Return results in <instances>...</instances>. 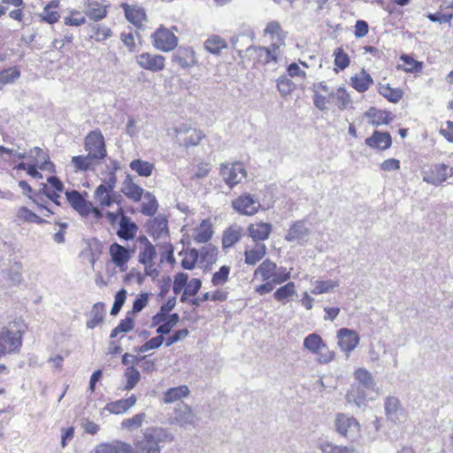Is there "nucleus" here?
<instances>
[{"label": "nucleus", "mask_w": 453, "mask_h": 453, "mask_svg": "<svg viewBox=\"0 0 453 453\" xmlns=\"http://www.w3.org/2000/svg\"><path fill=\"white\" fill-rule=\"evenodd\" d=\"M175 132L178 134H182V133L186 134V136L182 140L183 144L186 147L197 145L203 138L202 132L198 131L196 129H193V128H187V127H183L176 128Z\"/></svg>", "instance_id": "nucleus-32"}, {"label": "nucleus", "mask_w": 453, "mask_h": 453, "mask_svg": "<svg viewBox=\"0 0 453 453\" xmlns=\"http://www.w3.org/2000/svg\"><path fill=\"white\" fill-rule=\"evenodd\" d=\"M106 185H99L94 194L95 199L99 203L101 206L109 207L113 203L117 202V199L120 197V195L117 192H111L107 190Z\"/></svg>", "instance_id": "nucleus-21"}, {"label": "nucleus", "mask_w": 453, "mask_h": 453, "mask_svg": "<svg viewBox=\"0 0 453 453\" xmlns=\"http://www.w3.org/2000/svg\"><path fill=\"white\" fill-rule=\"evenodd\" d=\"M175 305L176 298H169L166 303L160 307L159 311L152 317V326H155L163 323L168 318V313L175 307Z\"/></svg>", "instance_id": "nucleus-35"}, {"label": "nucleus", "mask_w": 453, "mask_h": 453, "mask_svg": "<svg viewBox=\"0 0 453 453\" xmlns=\"http://www.w3.org/2000/svg\"><path fill=\"white\" fill-rule=\"evenodd\" d=\"M140 242L143 244V246L139 251V262L142 265L153 262L157 257V251L154 245L145 236L140 238Z\"/></svg>", "instance_id": "nucleus-27"}, {"label": "nucleus", "mask_w": 453, "mask_h": 453, "mask_svg": "<svg viewBox=\"0 0 453 453\" xmlns=\"http://www.w3.org/2000/svg\"><path fill=\"white\" fill-rule=\"evenodd\" d=\"M164 340V336L162 334H159L156 337L151 338L150 341L146 342L144 344H142L135 350L138 352H146L151 349H157L163 344Z\"/></svg>", "instance_id": "nucleus-57"}, {"label": "nucleus", "mask_w": 453, "mask_h": 453, "mask_svg": "<svg viewBox=\"0 0 453 453\" xmlns=\"http://www.w3.org/2000/svg\"><path fill=\"white\" fill-rule=\"evenodd\" d=\"M277 50L278 49L274 50V48H273V50H270L265 47L248 46L247 53H249L250 57L257 58L258 62L267 64L271 61H277Z\"/></svg>", "instance_id": "nucleus-16"}, {"label": "nucleus", "mask_w": 453, "mask_h": 453, "mask_svg": "<svg viewBox=\"0 0 453 453\" xmlns=\"http://www.w3.org/2000/svg\"><path fill=\"white\" fill-rule=\"evenodd\" d=\"M242 235V228L240 226H232L228 227L223 234L222 245L224 248H229L238 242Z\"/></svg>", "instance_id": "nucleus-33"}, {"label": "nucleus", "mask_w": 453, "mask_h": 453, "mask_svg": "<svg viewBox=\"0 0 453 453\" xmlns=\"http://www.w3.org/2000/svg\"><path fill=\"white\" fill-rule=\"evenodd\" d=\"M127 295V293L125 288H121L115 294L114 303L111 310V315L116 316L119 314L126 302Z\"/></svg>", "instance_id": "nucleus-50"}, {"label": "nucleus", "mask_w": 453, "mask_h": 453, "mask_svg": "<svg viewBox=\"0 0 453 453\" xmlns=\"http://www.w3.org/2000/svg\"><path fill=\"white\" fill-rule=\"evenodd\" d=\"M8 281L9 284L12 286H16L21 283L22 281V275L19 271V265H14L7 273H4V276Z\"/></svg>", "instance_id": "nucleus-55"}, {"label": "nucleus", "mask_w": 453, "mask_h": 453, "mask_svg": "<svg viewBox=\"0 0 453 453\" xmlns=\"http://www.w3.org/2000/svg\"><path fill=\"white\" fill-rule=\"evenodd\" d=\"M40 16L42 20H44L50 24L56 23L57 21H58V19L60 18V15L58 14V12H56L52 9L46 8V7L43 8V11L40 14Z\"/></svg>", "instance_id": "nucleus-64"}, {"label": "nucleus", "mask_w": 453, "mask_h": 453, "mask_svg": "<svg viewBox=\"0 0 453 453\" xmlns=\"http://www.w3.org/2000/svg\"><path fill=\"white\" fill-rule=\"evenodd\" d=\"M145 417H146L145 413L136 414L130 418L125 419L122 422L121 426L123 428H127L128 430L137 429L142 426Z\"/></svg>", "instance_id": "nucleus-52"}, {"label": "nucleus", "mask_w": 453, "mask_h": 453, "mask_svg": "<svg viewBox=\"0 0 453 453\" xmlns=\"http://www.w3.org/2000/svg\"><path fill=\"white\" fill-rule=\"evenodd\" d=\"M334 65L341 70H344L349 65V58L347 53L344 52L342 48L335 49L334 52Z\"/></svg>", "instance_id": "nucleus-54"}, {"label": "nucleus", "mask_w": 453, "mask_h": 453, "mask_svg": "<svg viewBox=\"0 0 453 453\" xmlns=\"http://www.w3.org/2000/svg\"><path fill=\"white\" fill-rule=\"evenodd\" d=\"M205 49L212 54H219L221 50L227 47L226 42L219 35H212L204 42Z\"/></svg>", "instance_id": "nucleus-44"}, {"label": "nucleus", "mask_w": 453, "mask_h": 453, "mask_svg": "<svg viewBox=\"0 0 453 453\" xmlns=\"http://www.w3.org/2000/svg\"><path fill=\"white\" fill-rule=\"evenodd\" d=\"M212 234L213 231L211 224L206 220H203L200 226L196 229L194 240L198 243H205L211 240Z\"/></svg>", "instance_id": "nucleus-42"}, {"label": "nucleus", "mask_w": 453, "mask_h": 453, "mask_svg": "<svg viewBox=\"0 0 453 453\" xmlns=\"http://www.w3.org/2000/svg\"><path fill=\"white\" fill-rule=\"evenodd\" d=\"M324 345L322 338L317 334H311L303 340V347L313 354L319 351Z\"/></svg>", "instance_id": "nucleus-45"}, {"label": "nucleus", "mask_w": 453, "mask_h": 453, "mask_svg": "<svg viewBox=\"0 0 453 453\" xmlns=\"http://www.w3.org/2000/svg\"><path fill=\"white\" fill-rule=\"evenodd\" d=\"M189 394V389L188 386L181 385L176 388H169L164 395V403H174L182 397L188 396Z\"/></svg>", "instance_id": "nucleus-37"}, {"label": "nucleus", "mask_w": 453, "mask_h": 453, "mask_svg": "<svg viewBox=\"0 0 453 453\" xmlns=\"http://www.w3.org/2000/svg\"><path fill=\"white\" fill-rule=\"evenodd\" d=\"M137 401L134 395H130L127 399H120L115 402L109 403L105 405L104 409L110 413L123 414L130 408H132Z\"/></svg>", "instance_id": "nucleus-24"}, {"label": "nucleus", "mask_w": 453, "mask_h": 453, "mask_svg": "<svg viewBox=\"0 0 453 453\" xmlns=\"http://www.w3.org/2000/svg\"><path fill=\"white\" fill-rule=\"evenodd\" d=\"M323 453H358L351 446H337L332 443H326L322 446Z\"/></svg>", "instance_id": "nucleus-53"}, {"label": "nucleus", "mask_w": 453, "mask_h": 453, "mask_svg": "<svg viewBox=\"0 0 453 453\" xmlns=\"http://www.w3.org/2000/svg\"><path fill=\"white\" fill-rule=\"evenodd\" d=\"M137 230L138 227L136 224L122 213L119 221V227L117 231L118 236L126 241L132 240L134 238Z\"/></svg>", "instance_id": "nucleus-18"}, {"label": "nucleus", "mask_w": 453, "mask_h": 453, "mask_svg": "<svg viewBox=\"0 0 453 453\" xmlns=\"http://www.w3.org/2000/svg\"><path fill=\"white\" fill-rule=\"evenodd\" d=\"M130 168L142 177H149L152 174L154 165L140 158L131 161Z\"/></svg>", "instance_id": "nucleus-38"}, {"label": "nucleus", "mask_w": 453, "mask_h": 453, "mask_svg": "<svg viewBox=\"0 0 453 453\" xmlns=\"http://www.w3.org/2000/svg\"><path fill=\"white\" fill-rule=\"evenodd\" d=\"M71 162L75 171L85 172L91 169L97 161L87 154L86 156H74L72 157Z\"/></svg>", "instance_id": "nucleus-40"}, {"label": "nucleus", "mask_w": 453, "mask_h": 453, "mask_svg": "<svg viewBox=\"0 0 453 453\" xmlns=\"http://www.w3.org/2000/svg\"><path fill=\"white\" fill-rule=\"evenodd\" d=\"M277 265L270 259H265L255 270V275H261L262 280H267L272 278L275 284H281L290 278V273H284L283 276L280 273H276Z\"/></svg>", "instance_id": "nucleus-8"}, {"label": "nucleus", "mask_w": 453, "mask_h": 453, "mask_svg": "<svg viewBox=\"0 0 453 453\" xmlns=\"http://www.w3.org/2000/svg\"><path fill=\"white\" fill-rule=\"evenodd\" d=\"M172 61L181 68H188L196 64L195 52L189 48L180 49L173 56Z\"/></svg>", "instance_id": "nucleus-23"}, {"label": "nucleus", "mask_w": 453, "mask_h": 453, "mask_svg": "<svg viewBox=\"0 0 453 453\" xmlns=\"http://www.w3.org/2000/svg\"><path fill=\"white\" fill-rule=\"evenodd\" d=\"M121 191L128 199L134 202L140 201L144 192L143 188L134 183L129 174L122 182Z\"/></svg>", "instance_id": "nucleus-20"}, {"label": "nucleus", "mask_w": 453, "mask_h": 453, "mask_svg": "<svg viewBox=\"0 0 453 453\" xmlns=\"http://www.w3.org/2000/svg\"><path fill=\"white\" fill-rule=\"evenodd\" d=\"M21 347L19 329L7 328L0 333V358L7 353H12Z\"/></svg>", "instance_id": "nucleus-6"}, {"label": "nucleus", "mask_w": 453, "mask_h": 453, "mask_svg": "<svg viewBox=\"0 0 453 453\" xmlns=\"http://www.w3.org/2000/svg\"><path fill=\"white\" fill-rule=\"evenodd\" d=\"M31 152L37 162H41L40 169L47 170L48 165L52 166V164L49 161V156L43 151V150L39 147H35Z\"/></svg>", "instance_id": "nucleus-58"}, {"label": "nucleus", "mask_w": 453, "mask_h": 453, "mask_svg": "<svg viewBox=\"0 0 453 453\" xmlns=\"http://www.w3.org/2000/svg\"><path fill=\"white\" fill-rule=\"evenodd\" d=\"M110 255L112 263L117 267H123L128 262L131 257L130 251L124 246L114 242L110 246Z\"/></svg>", "instance_id": "nucleus-17"}, {"label": "nucleus", "mask_w": 453, "mask_h": 453, "mask_svg": "<svg viewBox=\"0 0 453 453\" xmlns=\"http://www.w3.org/2000/svg\"><path fill=\"white\" fill-rule=\"evenodd\" d=\"M296 294V286L294 282H288L286 285L279 288L273 294L275 300L279 302H288L290 297Z\"/></svg>", "instance_id": "nucleus-43"}, {"label": "nucleus", "mask_w": 453, "mask_h": 453, "mask_svg": "<svg viewBox=\"0 0 453 453\" xmlns=\"http://www.w3.org/2000/svg\"><path fill=\"white\" fill-rule=\"evenodd\" d=\"M85 13L91 19H102L106 15L105 6L101 0H87Z\"/></svg>", "instance_id": "nucleus-29"}, {"label": "nucleus", "mask_w": 453, "mask_h": 453, "mask_svg": "<svg viewBox=\"0 0 453 453\" xmlns=\"http://www.w3.org/2000/svg\"><path fill=\"white\" fill-rule=\"evenodd\" d=\"M387 418L394 424L400 422L403 415V406L400 400L395 396H388L384 403Z\"/></svg>", "instance_id": "nucleus-14"}, {"label": "nucleus", "mask_w": 453, "mask_h": 453, "mask_svg": "<svg viewBox=\"0 0 453 453\" xmlns=\"http://www.w3.org/2000/svg\"><path fill=\"white\" fill-rule=\"evenodd\" d=\"M248 232L254 241H265L269 238L272 232V225L264 222L251 224L248 227Z\"/></svg>", "instance_id": "nucleus-26"}, {"label": "nucleus", "mask_w": 453, "mask_h": 453, "mask_svg": "<svg viewBox=\"0 0 453 453\" xmlns=\"http://www.w3.org/2000/svg\"><path fill=\"white\" fill-rule=\"evenodd\" d=\"M334 427L339 434L346 438H352L357 434L360 426L355 418L338 413L335 417Z\"/></svg>", "instance_id": "nucleus-7"}, {"label": "nucleus", "mask_w": 453, "mask_h": 453, "mask_svg": "<svg viewBox=\"0 0 453 453\" xmlns=\"http://www.w3.org/2000/svg\"><path fill=\"white\" fill-rule=\"evenodd\" d=\"M318 356V362L320 364H327L334 359V354L333 351L329 350L328 347L325 343V345L315 353Z\"/></svg>", "instance_id": "nucleus-62"}, {"label": "nucleus", "mask_w": 453, "mask_h": 453, "mask_svg": "<svg viewBox=\"0 0 453 453\" xmlns=\"http://www.w3.org/2000/svg\"><path fill=\"white\" fill-rule=\"evenodd\" d=\"M136 61L140 67L151 72L161 71L165 65V58L164 56L150 53L140 54L136 57Z\"/></svg>", "instance_id": "nucleus-12"}, {"label": "nucleus", "mask_w": 453, "mask_h": 453, "mask_svg": "<svg viewBox=\"0 0 453 453\" xmlns=\"http://www.w3.org/2000/svg\"><path fill=\"white\" fill-rule=\"evenodd\" d=\"M265 254L266 246L264 243H257L253 249L245 251V264L254 265L260 261Z\"/></svg>", "instance_id": "nucleus-31"}, {"label": "nucleus", "mask_w": 453, "mask_h": 453, "mask_svg": "<svg viewBox=\"0 0 453 453\" xmlns=\"http://www.w3.org/2000/svg\"><path fill=\"white\" fill-rule=\"evenodd\" d=\"M339 286L338 280H316L313 282V288L311 292L313 295H321L334 291Z\"/></svg>", "instance_id": "nucleus-41"}, {"label": "nucleus", "mask_w": 453, "mask_h": 453, "mask_svg": "<svg viewBox=\"0 0 453 453\" xmlns=\"http://www.w3.org/2000/svg\"><path fill=\"white\" fill-rule=\"evenodd\" d=\"M113 453H137L131 444L121 441H112Z\"/></svg>", "instance_id": "nucleus-63"}, {"label": "nucleus", "mask_w": 453, "mask_h": 453, "mask_svg": "<svg viewBox=\"0 0 453 453\" xmlns=\"http://www.w3.org/2000/svg\"><path fill=\"white\" fill-rule=\"evenodd\" d=\"M65 195L68 203L74 210L85 201V198L77 190L65 191Z\"/></svg>", "instance_id": "nucleus-61"}, {"label": "nucleus", "mask_w": 453, "mask_h": 453, "mask_svg": "<svg viewBox=\"0 0 453 453\" xmlns=\"http://www.w3.org/2000/svg\"><path fill=\"white\" fill-rule=\"evenodd\" d=\"M149 301V294L148 293H141L139 294L133 303L132 312L134 314H137L141 312L147 305Z\"/></svg>", "instance_id": "nucleus-60"}, {"label": "nucleus", "mask_w": 453, "mask_h": 453, "mask_svg": "<svg viewBox=\"0 0 453 453\" xmlns=\"http://www.w3.org/2000/svg\"><path fill=\"white\" fill-rule=\"evenodd\" d=\"M232 207L241 214L252 216L258 211L261 204L253 196L246 193L234 199Z\"/></svg>", "instance_id": "nucleus-9"}, {"label": "nucleus", "mask_w": 453, "mask_h": 453, "mask_svg": "<svg viewBox=\"0 0 453 453\" xmlns=\"http://www.w3.org/2000/svg\"><path fill=\"white\" fill-rule=\"evenodd\" d=\"M393 118L391 113L384 111H375L372 115L371 124L373 127H380L381 125H388L392 121Z\"/></svg>", "instance_id": "nucleus-51"}, {"label": "nucleus", "mask_w": 453, "mask_h": 453, "mask_svg": "<svg viewBox=\"0 0 453 453\" xmlns=\"http://www.w3.org/2000/svg\"><path fill=\"white\" fill-rule=\"evenodd\" d=\"M19 76L20 72L17 66L0 71V89L7 84L14 82Z\"/></svg>", "instance_id": "nucleus-46"}, {"label": "nucleus", "mask_w": 453, "mask_h": 453, "mask_svg": "<svg viewBox=\"0 0 453 453\" xmlns=\"http://www.w3.org/2000/svg\"><path fill=\"white\" fill-rule=\"evenodd\" d=\"M200 421V418L193 411V409L184 403H178L170 418V423L172 425H177L181 428L188 429L190 427H196Z\"/></svg>", "instance_id": "nucleus-2"}, {"label": "nucleus", "mask_w": 453, "mask_h": 453, "mask_svg": "<svg viewBox=\"0 0 453 453\" xmlns=\"http://www.w3.org/2000/svg\"><path fill=\"white\" fill-rule=\"evenodd\" d=\"M231 268L228 265H222L219 270L213 273L211 283L213 286H222L227 280L230 274Z\"/></svg>", "instance_id": "nucleus-49"}, {"label": "nucleus", "mask_w": 453, "mask_h": 453, "mask_svg": "<svg viewBox=\"0 0 453 453\" xmlns=\"http://www.w3.org/2000/svg\"><path fill=\"white\" fill-rule=\"evenodd\" d=\"M188 275L185 273H178L174 276L173 291L175 295L180 294L184 287L187 285Z\"/></svg>", "instance_id": "nucleus-59"}, {"label": "nucleus", "mask_w": 453, "mask_h": 453, "mask_svg": "<svg viewBox=\"0 0 453 453\" xmlns=\"http://www.w3.org/2000/svg\"><path fill=\"white\" fill-rule=\"evenodd\" d=\"M121 7L125 12L127 19L136 27H141L146 21V14L142 8L137 5H129L122 4Z\"/></svg>", "instance_id": "nucleus-19"}, {"label": "nucleus", "mask_w": 453, "mask_h": 453, "mask_svg": "<svg viewBox=\"0 0 453 453\" xmlns=\"http://www.w3.org/2000/svg\"><path fill=\"white\" fill-rule=\"evenodd\" d=\"M365 144L372 149L385 150L392 145V138L388 132L376 130L372 136L365 139Z\"/></svg>", "instance_id": "nucleus-15"}, {"label": "nucleus", "mask_w": 453, "mask_h": 453, "mask_svg": "<svg viewBox=\"0 0 453 453\" xmlns=\"http://www.w3.org/2000/svg\"><path fill=\"white\" fill-rule=\"evenodd\" d=\"M253 41V33L250 31V34L241 33L231 38V44L233 48L238 52L241 58H243L242 53L247 52L248 46H253L251 44Z\"/></svg>", "instance_id": "nucleus-28"}, {"label": "nucleus", "mask_w": 453, "mask_h": 453, "mask_svg": "<svg viewBox=\"0 0 453 453\" xmlns=\"http://www.w3.org/2000/svg\"><path fill=\"white\" fill-rule=\"evenodd\" d=\"M173 434L161 426H150L143 430L142 435L137 437L134 445L139 453H160L164 445L173 441Z\"/></svg>", "instance_id": "nucleus-1"}, {"label": "nucleus", "mask_w": 453, "mask_h": 453, "mask_svg": "<svg viewBox=\"0 0 453 453\" xmlns=\"http://www.w3.org/2000/svg\"><path fill=\"white\" fill-rule=\"evenodd\" d=\"M346 401L348 403L354 404L361 409L366 406V395L365 388L355 384L351 385L350 389L346 394Z\"/></svg>", "instance_id": "nucleus-25"}, {"label": "nucleus", "mask_w": 453, "mask_h": 453, "mask_svg": "<svg viewBox=\"0 0 453 453\" xmlns=\"http://www.w3.org/2000/svg\"><path fill=\"white\" fill-rule=\"evenodd\" d=\"M311 231L303 220H296L290 226L285 240L288 242H297L303 245L307 242Z\"/></svg>", "instance_id": "nucleus-11"}, {"label": "nucleus", "mask_w": 453, "mask_h": 453, "mask_svg": "<svg viewBox=\"0 0 453 453\" xmlns=\"http://www.w3.org/2000/svg\"><path fill=\"white\" fill-rule=\"evenodd\" d=\"M372 82L371 75L365 70H362L358 74L351 78L352 86L358 92L366 91Z\"/></svg>", "instance_id": "nucleus-34"}, {"label": "nucleus", "mask_w": 453, "mask_h": 453, "mask_svg": "<svg viewBox=\"0 0 453 453\" xmlns=\"http://www.w3.org/2000/svg\"><path fill=\"white\" fill-rule=\"evenodd\" d=\"M158 209L157 201L150 192L144 194V201L142 203L141 212L146 216H153Z\"/></svg>", "instance_id": "nucleus-39"}, {"label": "nucleus", "mask_w": 453, "mask_h": 453, "mask_svg": "<svg viewBox=\"0 0 453 453\" xmlns=\"http://www.w3.org/2000/svg\"><path fill=\"white\" fill-rule=\"evenodd\" d=\"M277 88L280 95L285 96L293 91L295 84L286 76H281L277 80Z\"/></svg>", "instance_id": "nucleus-56"}, {"label": "nucleus", "mask_w": 453, "mask_h": 453, "mask_svg": "<svg viewBox=\"0 0 453 453\" xmlns=\"http://www.w3.org/2000/svg\"><path fill=\"white\" fill-rule=\"evenodd\" d=\"M265 34L272 35V39L273 40L272 48H274V50L284 45L286 35L278 21L273 20L269 22L265 28Z\"/></svg>", "instance_id": "nucleus-22"}, {"label": "nucleus", "mask_w": 453, "mask_h": 453, "mask_svg": "<svg viewBox=\"0 0 453 453\" xmlns=\"http://www.w3.org/2000/svg\"><path fill=\"white\" fill-rule=\"evenodd\" d=\"M219 173L230 188L239 184L247 175V172L241 162L233 164L222 163L220 165Z\"/></svg>", "instance_id": "nucleus-4"}, {"label": "nucleus", "mask_w": 453, "mask_h": 453, "mask_svg": "<svg viewBox=\"0 0 453 453\" xmlns=\"http://www.w3.org/2000/svg\"><path fill=\"white\" fill-rule=\"evenodd\" d=\"M453 175V169L445 164L435 165L430 173H426L423 181L439 186Z\"/></svg>", "instance_id": "nucleus-10"}, {"label": "nucleus", "mask_w": 453, "mask_h": 453, "mask_svg": "<svg viewBox=\"0 0 453 453\" xmlns=\"http://www.w3.org/2000/svg\"><path fill=\"white\" fill-rule=\"evenodd\" d=\"M338 344L346 353L351 352L359 343L358 334L351 329L341 328L337 332Z\"/></svg>", "instance_id": "nucleus-13"}, {"label": "nucleus", "mask_w": 453, "mask_h": 453, "mask_svg": "<svg viewBox=\"0 0 453 453\" xmlns=\"http://www.w3.org/2000/svg\"><path fill=\"white\" fill-rule=\"evenodd\" d=\"M355 380L358 382L357 386L365 389H373L375 382L370 372L365 369L358 368L354 372Z\"/></svg>", "instance_id": "nucleus-36"}, {"label": "nucleus", "mask_w": 453, "mask_h": 453, "mask_svg": "<svg viewBox=\"0 0 453 453\" xmlns=\"http://www.w3.org/2000/svg\"><path fill=\"white\" fill-rule=\"evenodd\" d=\"M104 308V303L101 302L93 305L89 312V319L87 321L88 328L93 329L104 321L105 312Z\"/></svg>", "instance_id": "nucleus-30"}, {"label": "nucleus", "mask_w": 453, "mask_h": 453, "mask_svg": "<svg viewBox=\"0 0 453 453\" xmlns=\"http://www.w3.org/2000/svg\"><path fill=\"white\" fill-rule=\"evenodd\" d=\"M151 39L153 46L164 52L174 50L178 44L177 36L162 25L151 35Z\"/></svg>", "instance_id": "nucleus-5"}, {"label": "nucleus", "mask_w": 453, "mask_h": 453, "mask_svg": "<svg viewBox=\"0 0 453 453\" xmlns=\"http://www.w3.org/2000/svg\"><path fill=\"white\" fill-rule=\"evenodd\" d=\"M179 321L180 316L178 313L170 314L163 323L157 325V334H168Z\"/></svg>", "instance_id": "nucleus-47"}, {"label": "nucleus", "mask_w": 453, "mask_h": 453, "mask_svg": "<svg viewBox=\"0 0 453 453\" xmlns=\"http://www.w3.org/2000/svg\"><path fill=\"white\" fill-rule=\"evenodd\" d=\"M84 148L88 154L96 161L104 159L107 155L104 135L98 129L91 131L86 135Z\"/></svg>", "instance_id": "nucleus-3"}, {"label": "nucleus", "mask_w": 453, "mask_h": 453, "mask_svg": "<svg viewBox=\"0 0 453 453\" xmlns=\"http://www.w3.org/2000/svg\"><path fill=\"white\" fill-rule=\"evenodd\" d=\"M125 376L127 378V384L125 386V390L133 389L141 379L140 372L136 368H134L133 365L127 367V369L126 370V372H125Z\"/></svg>", "instance_id": "nucleus-48"}]
</instances>
